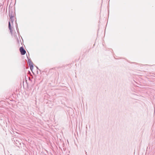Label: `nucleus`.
<instances>
[{"instance_id": "3", "label": "nucleus", "mask_w": 155, "mask_h": 155, "mask_svg": "<svg viewBox=\"0 0 155 155\" xmlns=\"http://www.w3.org/2000/svg\"><path fill=\"white\" fill-rule=\"evenodd\" d=\"M30 68L31 71L33 69V65H30Z\"/></svg>"}, {"instance_id": "2", "label": "nucleus", "mask_w": 155, "mask_h": 155, "mask_svg": "<svg viewBox=\"0 0 155 155\" xmlns=\"http://www.w3.org/2000/svg\"><path fill=\"white\" fill-rule=\"evenodd\" d=\"M20 51L22 55H24L26 53L23 47H21L20 48Z\"/></svg>"}, {"instance_id": "1", "label": "nucleus", "mask_w": 155, "mask_h": 155, "mask_svg": "<svg viewBox=\"0 0 155 155\" xmlns=\"http://www.w3.org/2000/svg\"><path fill=\"white\" fill-rule=\"evenodd\" d=\"M9 16L10 17V21H9L8 22V28L10 30V31H11L12 30L11 29V24H10V21L12 22H13L14 21L13 19V16L12 15V13L11 14L10 12H9Z\"/></svg>"}, {"instance_id": "5", "label": "nucleus", "mask_w": 155, "mask_h": 155, "mask_svg": "<svg viewBox=\"0 0 155 155\" xmlns=\"http://www.w3.org/2000/svg\"><path fill=\"white\" fill-rule=\"evenodd\" d=\"M29 66H30V65H33V63L32 62H31V63H29Z\"/></svg>"}, {"instance_id": "4", "label": "nucleus", "mask_w": 155, "mask_h": 155, "mask_svg": "<svg viewBox=\"0 0 155 155\" xmlns=\"http://www.w3.org/2000/svg\"><path fill=\"white\" fill-rule=\"evenodd\" d=\"M28 64H29V63H31V60L28 59Z\"/></svg>"}]
</instances>
